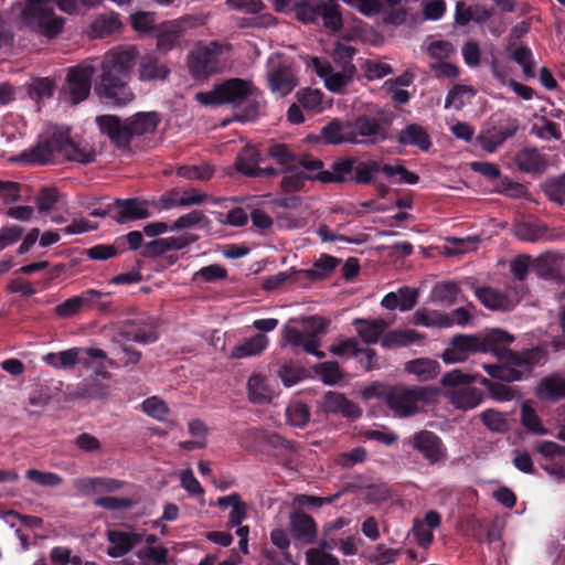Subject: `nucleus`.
Listing matches in <instances>:
<instances>
[{"mask_svg": "<svg viewBox=\"0 0 565 565\" xmlns=\"http://www.w3.org/2000/svg\"><path fill=\"white\" fill-rule=\"evenodd\" d=\"M137 56L135 46H117L105 53L94 86L99 99L113 106H125L135 98L129 82Z\"/></svg>", "mask_w": 565, "mask_h": 565, "instance_id": "nucleus-1", "label": "nucleus"}, {"mask_svg": "<svg viewBox=\"0 0 565 565\" xmlns=\"http://www.w3.org/2000/svg\"><path fill=\"white\" fill-rule=\"evenodd\" d=\"M439 391H361L369 399L385 394L386 403L398 416H409L419 411L418 403L428 402ZM446 398L458 409L468 411L481 404L482 391H441Z\"/></svg>", "mask_w": 565, "mask_h": 565, "instance_id": "nucleus-2", "label": "nucleus"}, {"mask_svg": "<svg viewBox=\"0 0 565 565\" xmlns=\"http://www.w3.org/2000/svg\"><path fill=\"white\" fill-rule=\"evenodd\" d=\"M25 8L21 12L23 23L32 31L47 39L58 36L64 26V19L54 12L57 4L60 10L72 13L76 9L77 0H25Z\"/></svg>", "mask_w": 565, "mask_h": 565, "instance_id": "nucleus-3", "label": "nucleus"}, {"mask_svg": "<svg viewBox=\"0 0 565 565\" xmlns=\"http://www.w3.org/2000/svg\"><path fill=\"white\" fill-rule=\"evenodd\" d=\"M514 337L501 329H492L484 334H457L443 353L446 363L463 362L471 353H488L499 350L498 343H512Z\"/></svg>", "mask_w": 565, "mask_h": 565, "instance_id": "nucleus-4", "label": "nucleus"}, {"mask_svg": "<svg viewBox=\"0 0 565 565\" xmlns=\"http://www.w3.org/2000/svg\"><path fill=\"white\" fill-rule=\"evenodd\" d=\"M509 344L510 343H498L499 350H492L491 352L500 360V364L484 365L486 371L491 377L502 382L521 380L543 356L541 349L536 348L523 353H515L508 348Z\"/></svg>", "mask_w": 565, "mask_h": 565, "instance_id": "nucleus-5", "label": "nucleus"}, {"mask_svg": "<svg viewBox=\"0 0 565 565\" xmlns=\"http://www.w3.org/2000/svg\"><path fill=\"white\" fill-rule=\"evenodd\" d=\"M330 321L322 317L309 316L297 321V326L291 322L282 329V338L292 348H302L305 352L317 358H323L324 353L319 351L321 344L320 337L326 333Z\"/></svg>", "mask_w": 565, "mask_h": 565, "instance_id": "nucleus-6", "label": "nucleus"}, {"mask_svg": "<svg viewBox=\"0 0 565 565\" xmlns=\"http://www.w3.org/2000/svg\"><path fill=\"white\" fill-rule=\"evenodd\" d=\"M295 13L305 23H316L321 19L323 26L332 32L343 26L338 0H301L296 4Z\"/></svg>", "mask_w": 565, "mask_h": 565, "instance_id": "nucleus-7", "label": "nucleus"}, {"mask_svg": "<svg viewBox=\"0 0 565 565\" xmlns=\"http://www.w3.org/2000/svg\"><path fill=\"white\" fill-rule=\"evenodd\" d=\"M223 45L216 41L200 42L186 57L190 75L195 79H206L221 73L224 63L221 61Z\"/></svg>", "mask_w": 565, "mask_h": 565, "instance_id": "nucleus-8", "label": "nucleus"}, {"mask_svg": "<svg viewBox=\"0 0 565 565\" xmlns=\"http://www.w3.org/2000/svg\"><path fill=\"white\" fill-rule=\"evenodd\" d=\"M254 93V85L242 78H230L212 90L198 93L195 98L203 105L231 104L233 108L242 107L244 98Z\"/></svg>", "mask_w": 565, "mask_h": 565, "instance_id": "nucleus-9", "label": "nucleus"}, {"mask_svg": "<svg viewBox=\"0 0 565 565\" xmlns=\"http://www.w3.org/2000/svg\"><path fill=\"white\" fill-rule=\"evenodd\" d=\"M404 443L420 454L430 466L439 465L448 457L447 447L443 439L430 430H419L409 436Z\"/></svg>", "mask_w": 565, "mask_h": 565, "instance_id": "nucleus-10", "label": "nucleus"}, {"mask_svg": "<svg viewBox=\"0 0 565 565\" xmlns=\"http://www.w3.org/2000/svg\"><path fill=\"white\" fill-rule=\"evenodd\" d=\"M350 129L354 139L352 143L355 145H375L388 138L386 122L367 115H361L350 121Z\"/></svg>", "mask_w": 565, "mask_h": 565, "instance_id": "nucleus-11", "label": "nucleus"}, {"mask_svg": "<svg viewBox=\"0 0 565 565\" xmlns=\"http://www.w3.org/2000/svg\"><path fill=\"white\" fill-rule=\"evenodd\" d=\"M158 339L156 327L146 320H126L117 323L111 335V343L136 342L152 343Z\"/></svg>", "mask_w": 565, "mask_h": 565, "instance_id": "nucleus-12", "label": "nucleus"}, {"mask_svg": "<svg viewBox=\"0 0 565 565\" xmlns=\"http://www.w3.org/2000/svg\"><path fill=\"white\" fill-rule=\"evenodd\" d=\"M95 71L96 68L90 62H83L68 68L66 75V90L72 104H79L89 96L92 78Z\"/></svg>", "mask_w": 565, "mask_h": 565, "instance_id": "nucleus-13", "label": "nucleus"}, {"mask_svg": "<svg viewBox=\"0 0 565 565\" xmlns=\"http://www.w3.org/2000/svg\"><path fill=\"white\" fill-rule=\"evenodd\" d=\"M520 125L515 118H505L484 128L477 137L480 147L489 153L494 152L505 140L512 138Z\"/></svg>", "mask_w": 565, "mask_h": 565, "instance_id": "nucleus-14", "label": "nucleus"}, {"mask_svg": "<svg viewBox=\"0 0 565 565\" xmlns=\"http://www.w3.org/2000/svg\"><path fill=\"white\" fill-rule=\"evenodd\" d=\"M99 132L106 136L109 141L121 151L130 150V135L127 119H120L116 115H100L95 118Z\"/></svg>", "mask_w": 565, "mask_h": 565, "instance_id": "nucleus-15", "label": "nucleus"}, {"mask_svg": "<svg viewBox=\"0 0 565 565\" xmlns=\"http://www.w3.org/2000/svg\"><path fill=\"white\" fill-rule=\"evenodd\" d=\"M268 65L267 81L270 90L281 96L288 95L297 86L294 71L279 57H270Z\"/></svg>", "mask_w": 565, "mask_h": 565, "instance_id": "nucleus-16", "label": "nucleus"}, {"mask_svg": "<svg viewBox=\"0 0 565 565\" xmlns=\"http://www.w3.org/2000/svg\"><path fill=\"white\" fill-rule=\"evenodd\" d=\"M536 450L544 456L545 462L542 468L559 482L565 480V447L554 441H541Z\"/></svg>", "mask_w": 565, "mask_h": 565, "instance_id": "nucleus-17", "label": "nucleus"}, {"mask_svg": "<svg viewBox=\"0 0 565 565\" xmlns=\"http://www.w3.org/2000/svg\"><path fill=\"white\" fill-rule=\"evenodd\" d=\"M289 520L290 535L295 541L305 545L317 543L318 525L311 515L302 511H294Z\"/></svg>", "mask_w": 565, "mask_h": 565, "instance_id": "nucleus-18", "label": "nucleus"}, {"mask_svg": "<svg viewBox=\"0 0 565 565\" xmlns=\"http://www.w3.org/2000/svg\"><path fill=\"white\" fill-rule=\"evenodd\" d=\"M199 20L193 17H185L173 21L164 26L157 35V50L161 53H168L174 49L182 38L183 33L196 24Z\"/></svg>", "mask_w": 565, "mask_h": 565, "instance_id": "nucleus-19", "label": "nucleus"}, {"mask_svg": "<svg viewBox=\"0 0 565 565\" xmlns=\"http://www.w3.org/2000/svg\"><path fill=\"white\" fill-rule=\"evenodd\" d=\"M441 524V514L436 510H429L423 519H414L411 533L418 546L428 548L434 541L433 530Z\"/></svg>", "mask_w": 565, "mask_h": 565, "instance_id": "nucleus-20", "label": "nucleus"}, {"mask_svg": "<svg viewBox=\"0 0 565 565\" xmlns=\"http://www.w3.org/2000/svg\"><path fill=\"white\" fill-rule=\"evenodd\" d=\"M103 296L102 291L96 289H87L78 296L72 297L57 305L54 313L60 319H68L78 315L82 310L90 307L93 301L98 300Z\"/></svg>", "mask_w": 565, "mask_h": 565, "instance_id": "nucleus-21", "label": "nucleus"}, {"mask_svg": "<svg viewBox=\"0 0 565 565\" xmlns=\"http://www.w3.org/2000/svg\"><path fill=\"white\" fill-rule=\"evenodd\" d=\"M321 409L326 414H340L341 416L352 420L358 419L362 414L356 404L347 399L344 395L335 391H328L324 394Z\"/></svg>", "mask_w": 565, "mask_h": 565, "instance_id": "nucleus-22", "label": "nucleus"}, {"mask_svg": "<svg viewBox=\"0 0 565 565\" xmlns=\"http://www.w3.org/2000/svg\"><path fill=\"white\" fill-rule=\"evenodd\" d=\"M116 214L113 218L118 224L127 222L146 220L150 216L147 203L138 199H117L115 200Z\"/></svg>", "mask_w": 565, "mask_h": 565, "instance_id": "nucleus-23", "label": "nucleus"}, {"mask_svg": "<svg viewBox=\"0 0 565 565\" xmlns=\"http://www.w3.org/2000/svg\"><path fill=\"white\" fill-rule=\"evenodd\" d=\"M475 295L486 308L493 311H509L520 301V298L502 294L492 287H478Z\"/></svg>", "mask_w": 565, "mask_h": 565, "instance_id": "nucleus-24", "label": "nucleus"}, {"mask_svg": "<svg viewBox=\"0 0 565 565\" xmlns=\"http://www.w3.org/2000/svg\"><path fill=\"white\" fill-rule=\"evenodd\" d=\"M393 320L384 318L362 319L356 318L352 324L361 340L366 344L376 343L384 331L392 324Z\"/></svg>", "mask_w": 565, "mask_h": 565, "instance_id": "nucleus-25", "label": "nucleus"}, {"mask_svg": "<svg viewBox=\"0 0 565 565\" xmlns=\"http://www.w3.org/2000/svg\"><path fill=\"white\" fill-rule=\"evenodd\" d=\"M107 540L110 545L107 554L110 557L118 558L128 554L141 541V536L136 533H128L118 530H109Z\"/></svg>", "mask_w": 565, "mask_h": 565, "instance_id": "nucleus-26", "label": "nucleus"}, {"mask_svg": "<svg viewBox=\"0 0 565 565\" xmlns=\"http://www.w3.org/2000/svg\"><path fill=\"white\" fill-rule=\"evenodd\" d=\"M515 163L521 171L532 174L543 173L548 166L547 159L536 148L530 147H525L516 153Z\"/></svg>", "mask_w": 565, "mask_h": 565, "instance_id": "nucleus-27", "label": "nucleus"}, {"mask_svg": "<svg viewBox=\"0 0 565 565\" xmlns=\"http://www.w3.org/2000/svg\"><path fill=\"white\" fill-rule=\"evenodd\" d=\"M418 298V290L411 287L399 288L396 292H390L381 301V305L388 309H399L401 311L412 310Z\"/></svg>", "mask_w": 565, "mask_h": 565, "instance_id": "nucleus-28", "label": "nucleus"}, {"mask_svg": "<svg viewBox=\"0 0 565 565\" xmlns=\"http://www.w3.org/2000/svg\"><path fill=\"white\" fill-rule=\"evenodd\" d=\"M126 119L131 140L135 137L153 132L160 122V117L156 111L138 113Z\"/></svg>", "mask_w": 565, "mask_h": 565, "instance_id": "nucleus-29", "label": "nucleus"}, {"mask_svg": "<svg viewBox=\"0 0 565 565\" xmlns=\"http://www.w3.org/2000/svg\"><path fill=\"white\" fill-rule=\"evenodd\" d=\"M61 138L53 137L51 140L38 142L31 149L22 152L21 158L32 164H45L51 159L54 152H57V145Z\"/></svg>", "mask_w": 565, "mask_h": 565, "instance_id": "nucleus-30", "label": "nucleus"}, {"mask_svg": "<svg viewBox=\"0 0 565 565\" xmlns=\"http://www.w3.org/2000/svg\"><path fill=\"white\" fill-rule=\"evenodd\" d=\"M170 73L169 67L162 63L157 56L147 54L142 56L139 63L140 81H163Z\"/></svg>", "mask_w": 565, "mask_h": 565, "instance_id": "nucleus-31", "label": "nucleus"}, {"mask_svg": "<svg viewBox=\"0 0 565 565\" xmlns=\"http://www.w3.org/2000/svg\"><path fill=\"white\" fill-rule=\"evenodd\" d=\"M321 136L326 143L341 145L352 143L353 134L350 129V121L332 120L321 129Z\"/></svg>", "mask_w": 565, "mask_h": 565, "instance_id": "nucleus-32", "label": "nucleus"}, {"mask_svg": "<svg viewBox=\"0 0 565 565\" xmlns=\"http://www.w3.org/2000/svg\"><path fill=\"white\" fill-rule=\"evenodd\" d=\"M56 147L57 152L64 156L67 160L77 161L79 163H89L96 158V152L89 146L77 145L66 138H61V141Z\"/></svg>", "mask_w": 565, "mask_h": 565, "instance_id": "nucleus-33", "label": "nucleus"}, {"mask_svg": "<svg viewBox=\"0 0 565 565\" xmlns=\"http://www.w3.org/2000/svg\"><path fill=\"white\" fill-rule=\"evenodd\" d=\"M397 140L405 146H417L420 150L427 151L430 146V137L426 129L418 124H409L398 134Z\"/></svg>", "mask_w": 565, "mask_h": 565, "instance_id": "nucleus-34", "label": "nucleus"}, {"mask_svg": "<svg viewBox=\"0 0 565 565\" xmlns=\"http://www.w3.org/2000/svg\"><path fill=\"white\" fill-rule=\"evenodd\" d=\"M491 17L490 11L481 4L467 6L463 1H457L455 20L457 24L466 25L470 21L481 23Z\"/></svg>", "mask_w": 565, "mask_h": 565, "instance_id": "nucleus-35", "label": "nucleus"}, {"mask_svg": "<svg viewBox=\"0 0 565 565\" xmlns=\"http://www.w3.org/2000/svg\"><path fill=\"white\" fill-rule=\"evenodd\" d=\"M413 323L427 328H449L454 326L451 317L443 311L418 309L413 315Z\"/></svg>", "mask_w": 565, "mask_h": 565, "instance_id": "nucleus-36", "label": "nucleus"}, {"mask_svg": "<svg viewBox=\"0 0 565 565\" xmlns=\"http://www.w3.org/2000/svg\"><path fill=\"white\" fill-rule=\"evenodd\" d=\"M423 339L424 335L413 329L392 330L384 334L381 343L384 348L408 347Z\"/></svg>", "mask_w": 565, "mask_h": 565, "instance_id": "nucleus-37", "label": "nucleus"}, {"mask_svg": "<svg viewBox=\"0 0 565 565\" xmlns=\"http://www.w3.org/2000/svg\"><path fill=\"white\" fill-rule=\"evenodd\" d=\"M268 345V338L265 334L257 333L250 339L236 345L230 356L234 359H244L260 354Z\"/></svg>", "mask_w": 565, "mask_h": 565, "instance_id": "nucleus-38", "label": "nucleus"}, {"mask_svg": "<svg viewBox=\"0 0 565 565\" xmlns=\"http://www.w3.org/2000/svg\"><path fill=\"white\" fill-rule=\"evenodd\" d=\"M405 371L415 374L420 381H428L437 376L439 363L427 358L415 359L405 363Z\"/></svg>", "mask_w": 565, "mask_h": 565, "instance_id": "nucleus-39", "label": "nucleus"}, {"mask_svg": "<svg viewBox=\"0 0 565 565\" xmlns=\"http://www.w3.org/2000/svg\"><path fill=\"white\" fill-rule=\"evenodd\" d=\"M353 159H339L332 163L331 171L319 172L311 175L312 179L321 182H343L348 173L353 170Z\"/></svg>", "mask_w": 565, "mask_h": 565, "instance_id": "nucleus-40", "label": "nucleus"}, {"mask_svg": "<svg viewBox=\"0 0 565 565\" xmlns=\"http://www.w3.org/2000/svg\"><path fill=\"white\" fill-rule=\"evenodd\" d=\"M43 361L56 369H73L81 362V349L72 348L57 353H47L43 356Z\"/></svg>", "mask_w": 565, "mask_h": 565, "instance_id": "nucleus-41", "label": "nucleus"}, {"mask_svg": "<svg viewBox=\"0 0 565 565\" xmlns=\"http://www.w3.org/2000/svg\"><path fill=\"white\" fill-rule=\"evenodd\" d=\"M461 289L458 284L449 281L437 284L431 291V300L441 306H452L459 300Z\"/></svg>", "mask_w": 565, "mask_h": 565, "instance_id": "nucleus-42", "label": "nucleus"}, {"mask_svg": "<svg viewBox=\"0 0 565 565\" xmlns=\"http://www.w3.org/2000/svg\"><path fill=\"white\" fill-rule=\"evenodd\" d=\"M262 158L254 148H245L236 160L237 170L248 177H259V163Z\"/></svg>", "mask_w": 565, "mask_h": 565, "instance_id": "nucleus-43", "label": "nucleus"}, {"mask_svg": "<svg viewBox=\"0 0 565 565\" xmlns=\"http://www.w3.org/2000/svg\"><path fill=\"white\" fill-rule=\"evenodd\" d=\"M510 57L522 66L525 78L534 77L532 52L525 46H519L515 42H510L508 45Z\"/></svg>", "mask_w": 565, "mask_h": 565, "instance_id": "nucleus-44", "label": "nucleus"}, {"mask_svg": "<svg viewBox=\"0 0 565 565\" xmlns=\"http://www.w3.org/2000/svg\"><path fill=\"white\" fill-rule=\"evenodd\" d=\"M268 156L282 167L281 172H290L297 168L298 157L284 143L271 145L268 149Z\"/></svg>", "mask_w": 565, "mask_h": 565, "instance_id": "nucleus-45", "label": "nucleus"}, {"mask_svg": "<svg viewBox=\"0 0 565 565\" xmlns=\"http://www.w3.org/2000/svg\"><path fill=\"white\" fill-rule=\"evenodd\" d=\"M260 92L254 86V93L244 98L242 107L234 108L235 116L238 120H254L259 116L260 109Z\"/></svg>", "mask_w": 565, "mask_h": 565, "instance_id": "nucleus-46", "label": "nucleus"}, {"mask_svg": "<svg viewBox=\"0 0 565 565\" xmlns=\"http://www.w3.org/2000/svg\"><path fill=\"white\" fill-rule=\"evenodd\" d=\"M317 375L320 376L326 385L344 384L343 372L340 370L339 363L334 361H327L315 365Z\"/></svg>", "mask_w": 565, "mask_h": 565, "instance_id": "nucleus-47", "label": "nucleus"}, {"mask_svg": "<svg viewBox=\"0 0 565 565\" xmlns=\"http://www.w3.org/2000/svg\"><path fill=\"white\" fill-rule=\"evenodd\" d=\"M521 424L532 434H547V429L543 426L541 418L529 401L523 402L521 405Z\"/></svg>", "mask_w": 565, "mask_h": 565, "instance_id": "nucleus-48", "label": "nucleus"}, {"mask_svg": "<svg viewBox=\"0 0 565 565\" xmlns=\"http://www.w3.org/2000/svg\"><path fill=\"white\" fill-rule=\"evenodd\" d=\"M355 53L356 50L353 46L343 43H337L332 52V58L333 62L341 67V70L348 73H355L356 67L352 63Z\"/></svg>", "mask_w": 565, "mask_h": 565, "instance_id": "nucleus-49", "label": "nucleus"}, {"mask_svg": "<svg viewBox=\"0 0 565 565\" xmlns=\"http://www.w3.org/2000/svg\"><path fill=\"white\" fill-rule=\"evenodd\" d=\"M298 103L308 111L322 110L323 93L319 89L303 88L296 94Z\"/></svg>", "mask_w": 565, "mask_h": 565, "instance_id": "nucleus-50", "label": "nucleus"}, {"mask_svg": "<svg viewBox=\"0 0 565 565\" xmlns=\"http://www.w3.org/2000/svg\"><path fill=\"white\" fill-rule=\"evenodd\" d=\"M196 225H202L204 227L210 225V221L200 210H193L174 221V223L170 226L171 231H180L184 228H192Z\"/></svg>", "mask_w": 565, "mask_h": 565, "instance_id": "nucleus-51", "label": "nucleus"}, {"mask_svg": "<svg viewBox=\"0 0 565 565\" xmlns=\"http://www.w3.org/2000/svg\"><path fill=\"white\" fill-rule=\"evenodd\" d=\"M308 375L309 373L306 369L292 362L281 365L278 371V376L286 386H294L308 377Z\"/></svg>", "mask_w": 565, "mask_h": 565, "instance_id": "nucleus-52", "label": "nucleus"}, {"mask_svg": "<svg viewBox=\"0 0 565 565\" xmlns=\"http://www.w3.org/2000/svg\"><path fill=\"white\" fill-rule=\"evenodd\" d=\"M383 166L376 161H361L353 166V180L356 183L367 184L373 182V175L382 171Z\"/></svg>", "mask_w": 565, "mask_h": 565, "instance_id": "nucleus-53", "label": "nucleus"}, {"mask_svg": "<svg viewBox=\"0 0 565 565\" xmlns=\"http://www.w3.org/2000/svg\"><path fill=\"white\" fill-rule=\"evenodd\" d=\"M214 170L209 164L201 166H180L177 174L188 180L206 181L211 179Z\"/></svg>", "mask_w": 565, "mask_h": 565, "instance_id": "nucleus-54", "label": "nucleus"}, {"mask_svg": "<svg viewBox=\"0 0 565 565\" xmlns=\"http://www.w3.org/2000/svg\"><path fill=\"white\" fill-rule=\"evenodd\" d=\"M77 488L82 490H95L96 488H103L108 491L120 489L122 482L111 478H84L76 482Z\"/></svg>", "mask_w": 565, "mask_h": 565, "instance_id": "nucleus-55", "label": "nucleus"}, {"mask_svg": "<svg viewBox=\"0 0 565 565\" xmlns=\"http://www.w3.org/2000/svg\"><path fill=\"white\" fill-rule=\"evenodd\" d=\"M513 232L519 239L526 242H536L545 235V228L527 222L518 223Z\"/></svg>", "mask_w": 565, "mask_h": 565, "instance_id": "nucleus-56", "label": "nucleus"}, {"mask_svg": "<svg viewBox=\"0 0 565 565\" xmlns=\"http://www.w3.org/2000/svg\"><path fill=\"white\" fill-rule=\"evenodd\" d=\"M287 419L295 427H303L310 419V412L305 403L296 402L286 409Z\"/></svg>", "mask_w": 565, "mask_h": 565, "instance_id": "nucleus-57", "label": "nucleus"}, {"mask_svg": "<svg viewBox=\"0 0 565 565\" xmlns=\"http://www.w3.org/2000/svg\"><path fill=\"white\" fill-rule=\"evenodd\" d=\"M141 409L148 416L157 419L164 420L169 414V408L164 401L157 396L149 397L141 403Z\"/></svg>", "mask_w": 565, "mask_h": 565, "instance_id": "nucleus-58", "label": "nucleus"}, {"mask_svg": "<svg viewBox=\"0 0 565 565\" xmlns=\"http://www.w3.org/2000/svg\"><path fill=\"white\" fill-rule=\"evenodd\" d=\"M168 548L159 546H147L139 552L145 565H167Z\"/></svg>", "mask_w": 565, "mask_h": 565, "instance_id": "nucleus-59", "label": "nucleus"}, {"mask_svg": "<svg viewBox=\"0 0 565 565\" xmlns=\"http://www.w3.org/2000/svg\"><path fill=\"white\" fill-rule=\"evenodd\" d=\"M483 425L494 433H505L509 428L507 419L503 415L493 409H487L481 414Z\"/></svg>", "mask_w": 565, "mask_h": 565, "instance_id": "nucleus-60", "label": "nucleus"}, {"mask_svg": "<svg viewBox=\"0 0 565 565\" xmlns=\"http://www.w3.org/2000/svg\"><path fill=\"white\" fill-rule=\"evenodd\" d=\"M353 75L354 73H348L343 70L341 72L331 70L324 79V85L329 90L340 93L352 81Z\"/></svg>", "mask_w": 565, "mask_h": 565, "instance_id": "nucleus-61", "label": "nucleus"}, {"mask_svg": "<svg viewBox=\"0 0 565 565\" xmlns=\"http://www.w3.org/2000/svg\"><path fill=\"white\" fill-rule=\"evenodd\" d=\"M558 256L552 253L543 254L533 263L535 273L541 277H550L554 274Z\"/></svg>", "mask_w": 565, "mask_h": 565, "instance_id": "nucleus-62", "label": "nucleus"}, {"mask_svg": "<svg viewBox=\"0 0 565 565\" xmlns=\"http://www.w3.org/2000/svg\"><path fill=\"white\" fill-rule=\"evenodd\" d=\"M545 193L552 201L563 204L565 201V174L550 180L545 185Z\"/></svg>", "mask_w": 565, "mask_h": 565, "instance_id": "nucleus-63", "label": "nucleus"}, {"mask_svg": "<svg viewBox=\"0 0 565 565\" xmlns=\"http://www.w3.org/2000/svg\"><path fill=\"white\" fill-rule=\"evenodd\" d=\"M306 562L307 565H340L338 557L318 548H310L306 552Z\"/></svg>", "mask_w": 565, "mask_h": 565, "instance_id": "nucleus-64", "label": "nucleus"}]
</instances>
